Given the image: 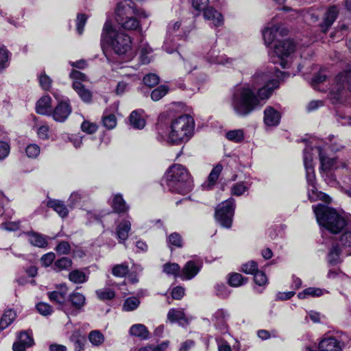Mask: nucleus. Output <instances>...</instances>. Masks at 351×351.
I'll list each match as a JSON object with an SVG mask.
<instances>
[{"instance_id": "nucleus-48", "label": "nucleus", "mask_w": 351, "mask_h": 351, "mask_svg": "<svg viewBox=\"0 0 351 351\" xmlns=\"http://www.w3.org/2000/svg\"><path fill=\"white\" fill-rule=\"evenodd\" d=\"M9 55V51L4 46L0 47V71L8 66Z\"/></svg>"}, {"instance_id": "nucleus-35", "label": "nucleus", "mask_w": 351, "mask_h": 351, "mask_svg": "<svg viewBox=\"0 0 351 351\" xmlns=\"http://www.w3.org/2000/svg\"><path fill=\"white\" fill-rule=\"evenodd\" d=\"M72 267V261L69 257H62L55 261L53 264V269L58 272L62 270H66Z\"/></svg>"}, {"instance_id": "nucleus-24", "label": "nucleus", "mask_w": 351, "mask_h": 351, "mask_svg": "<svg viewBox=\"0 0 351 351\" xmlns=\"http://www.w3.org/2000/svg\"><path fill=\"white\" fill-rule=\"evenodd\" d=\"M143 110H136L131 112L129 120L130 125L135 129L141 130L145 125V119L143 117Z\"/></svg>"}, {"instance_id": "nucleus-42", "label": "nucleus", "mask_w": 351, "mask_h": 351, "mask_svg": "<svg viewBox=\"0 0 351 351\" xmlns=\"http://www.w3.org/2000/svg\"><path fill=\"white\" fill-rule=\"evenodd\" d=\"M18 340L27 348L31 347L34 344V339L31 331L21 332L18 335Z\"/></svg>"}, {"instance_id": "nucleus-52", "label": "nucleus", "mask_w": 351, "mask_h": 351, "mask_svg": "<svg viewBox=\"0 0 351 351\" xmlns=\"http://www.w3.org/2000/svg\"><path fill=\"white\" fill-rule=\"evenodd\" d=\"M339 245H341L345 248H350V251L348 252V254H351V231L343 233L339 240Z\"/></svg>"}, {"instance_id": "nucleus-57", "label": "nucleus", "mask_w": 351, "mask_h": 351, "mask_svg": "<svg viewBox=\"0 0 351 351\" xmlns=\"http://www.w3.org/2000/svg\"><path fill=\"white\" fill-rule=\"evenodd\" d=\"M38 78L40 85L44 90H48L51 88L52 80L45 73H41Z\"/></svg>"}, {"instance_id": "nucleus-60", "label": "nucleus", "mask_w": 351, "mask_h": 351, "mask_svg": "<svg viewBox=\"0 0 351 351\" xmlns=\"http://www.w3.org/2000/svg\"><path fill=\"white\" fill-rule=\"evenodd\" d=\"M254 280L255 283L259 286H264L267 283V278L265 274L260 270L255 272V274L254 275Z\"/></svg>"}, {"instance_id": "nucleus-16", "label": "nucleus", "mask_w": 351, "mask_h": 351, "mask_svg": "<svg viewBox=\"0 0 351 351\" xmlns=\"http://www.w3.org/2000/svg\"><path fill=\"white\" fill-rule=\"evenodd\" d=\"M304 164L306 169V177L307 182L312 186L311 190L313 192H314V189H315V175L313 165V160L311 154L306 152L304 153Z\"/></svg>"}, {"instance_id": "nucleus-18", "label": "nucleus", "mask_w": 351, "mask_h": 351, "mask_svg": "<svg viewBox=\"0 0 351 351\" xmlns=\"http://www.w3.org/2000/svg\"><path fill=\"white\" fill-rule=\"evenodd\" d=\"M339 10L335 5L328 8L324 14V21L320 27L323 32H326L329 27L332 25L334 21L337 19Z\"/></svg>"}, {"instance_id": "nucleus-19", "label": "nucleus", "mask_w": 351, "mask_h": 351, "mask_svg": "<svg viewBox=\"0 0 351 351\" xmlns=\"http://www.w3.org/2000/svg\"><path fill=\"white\" fill-rule=\"evenodd\" d=\"M131 230V222L128 219H123L118 223L116 228V235L120 243H123L128 238Z\"/></svg>"}, {"instance_id": "nucleus-53", "label": "nucleus", "mask_w": 351, "mask_h": 351, "mask_svg": "<svg viewBox=\"0 0 351 351\" xmlns=\"http://www.w3.org/2000/svg\"><path fill=\"white\" fill-rule=\"evenodd\" d=\"M143 82L146 86L153 87L159 83V77L154 73H149L143 77Z\"/></svg>"}, {"instance_id": "nucleus-20", "label": "nucleus", "mask_w": 351, "mask_h": 351, "mask_svg": "<svg viewBox=\"0 0 351 351\" xmlns=\"http://www.w3.org/2000/svg\"><path fill=\"white\" fill-rule=\"evenodd\" d=\"M47 295L51 302L60 305L61 309L62 311L63 308H66L64 303L67 295V289L65 286L62 287L61 291H53L48 292Z\"/></svg>"}, {"instance_id": "nucleus-49", "label": "nucleus", "mask_w": 351, "mask_h": 351, "mask_svg": "<svg viewBox=\"0 0 351 351\" xmlns=\"http://www.w3.org/2000/svg\"><path fill=\"white\" fill-rule=\"evenodd\" d=\"M168 243L176 247L180 248L183 246L182 238L178 232H173L169 236Z\"/></svg>"}, {"instance_id": "nucleus-28", "label": "nucleus", "mask_w": 351, "mask_h": 351, "mask_svg": "<svg viewBox=\"0 0 351 351\" xmlns=\"http://www.w3.org/2000/svg\"><path fill=\"white\" fill-rule=\"evenodd\" d=\"M111 206L113 211L118 214L125 213L129 210V206L126 204L121 194H117L114 196Z\"/></svg>"}, {"instance_id": "nucleus-63", "label": "nucleus", "mask_w": 351, "mask_h": 351, "mask_svg": "<svg viewBox=\"0 0 351 351\" xmlns=\"http://www.w3.org/2000/svg\"><path fill=\"white\" fill-rule=\"evenodd\" d=\"M38 311L43 315H49L52 313V307L45 302H40L36 305Z\"/></svg>"}, {"instance_id": "nucleus-7", "label": "nucleus", "mask_w": 351, "mask_h": 351, "mask_svg": "<svg viewBox=\"0 0 351 351\" xmlns=\"http://www.w3.org/2000/svg\"><path fill=\"white\" fill-rule=\"evenodd\" d=\"M317 149L321 163L320 173L322 176L328 184L333 185L336 182V179L333 175L332 170L339 168L347 169L350 162H345L342 160H339L337 158H329L323 154L321 147Z\"/></svg>"}, {"instance_id": "nucleus-50", "label": "nucleus", "mask_w": 351, "mask_h": 351, "mask_svg": "<svg viewBox=\"0 0 351 351\" xmlns=\"http://www.w3.org/2000/svg\"><path fill=\"white\" fill-rule=\"evenodd\" d=\"M241 270L247 274H255L258 271V264L254 261H249L242 265Z\"/></svg>"}, {"instance_id": "nucleus-14", "label": "nucleus", "mask_w": 351, "mask_h": 351, "mask_svg": "<svg viewBox=\"0 0 351 351\" xmlns=\"http://www.w3.org/2000/svg\"><path fill=\"white\" fill-rule=\"evenodd\" d=\"M202 263L195 261H189L183 267L180 277L182 280H191L200 271Z\"/></svg>"}, {"instance_id": "nucleus-55", "label": "nucleus", "mask_w": 351, "mask_h": 351, "mask_svg": "<svg viewBox=\"0 0 351 351\" xmlns=\"http://www.w3.org/2000/svg\"><path fill=\"white\" fill-rule=\"evenodd\" d=\"M104 125L110 130L113 129L117 125V119L115 115L110 114L103 117Z\"/></svg>"}, {"instance_id": "nucleus-31", "label": "nucleus", "mask_w": 351, "mask_h": 351, "mask_svg": "<svg viewBox=\"0 0 351 351\" xmlns=\"http://www.w3.org/2000/svg\"><path fill=\"white\" fill-rule=\"evenodd\" d=\"M341 250L339 243H333L331 247L330 248L328 254V263L331 265H336L339 263L340 260V254Z\"/></svg>"}, {"instance_id": "nucleus-3", "label": "nucleus", "mask_w": 351, "mask_h": 351, "mask_svg": "<svg viewBox=\"0 0 351 351\" xmlns=\"http://www.w3.org/2000/svg\"><path fill=\"white\" fill-rule=\"evenodd\" d=\"M313 211L319 226L333 234L340 232L347 225L345 217L335 209L323 204L313 206Z\"/></svg>"}, {"instance_id": "nucleus-61", "label": "nucleus", "mask_w": 351, "mask_h": 351, "mask_svg": "<svg viewBox=\"0 0 351 351\" xmlns=\"http://www.w3.org/2000/svg\"><path fill=\"white\" fill-rule=\"evenodd\" d=\"M56 255L53 252H49L44 254L40 258L41 265L44 267H49L54 261Z\"/></svg>"}, {"instance_id": "nucleus-26", "label": "nucleus", "mask_w": 351, "mask_h": 351, "mask_svg": "<svg viewBox=\"0 0 351 351\" xmlns=\"http://www.w3.org/2000/svg\"><path fill=\"white\" fill-rule=\"evenodd\" d=\"M26 234L28 236V241L31 245L40 248L47 246L48 243L43 234L34 231L27 232Z\"/></svg>"}, {"instance_id": "nucleus-40", "label": "nucleus", "mask_w": 351, "mask_h": 351, "mask_svg": "<svg viewBox=\"0 0 351 351\" xmlns=\"http://www.w3.org/2000/svg\"><path fill=\"white\" fill-rule=\"evenodd\" d=\"M84 197V194L80 191H75L73 192L69 199H68V205L71 208H74L75 206L79 204L82 199Z\"/></svg>"}, {"instance_id": "nucleus-6", "label": "nucleus", "mask_w": 351, "mask_h": 351, "mask_svg": "<svg viewBox=\"0 0 351 351\" xmlns=\"http://www.w3.org/2000/svg\"><path fill=\"white\" fill-rule=\"evenodd\" d=\"M252 89L258 93L260 90L268 92L269 98L273 90L278 86V81L274 78L273 73L267 69L258 70L252 76L248 84Z\"/></svg>"}, {"instance_id": "nucleus-47", "label": "nucleus", "mask_w": 351, "mask_h": 351, "mask_svg": "<svg viewBox=\"0 0 351 351\" xmlns=\"http://www.w3.org/2000/svg\"><path fill=\"white\" fill-rule=\"evenodd\" d=\"M168 88L166 86L161 85L153 90L151 93V97L153 101H157L163 97L168 93Z\"/></svg>"}, {"instance_id": "nucleus-43", "label": "nucleus", "mask_w": 351, "mask_h": 351, "mask_svg": "<svg viewBox=\"0 0 351 351\" xmlns=\"http://www.w3.org/2000/svg\"><path fill=\"white\" fill-rule=\"evenodd\" d=\"M140 304V301L137 298L130 297L127 298L123 305V309L125 311H134L138 308Z\"/></svg>"}, {"instance_id": "nucleus-56", "label": "nucleus", "mask_w": 351, "mask_h": 351, "mask_svg": "<svg viewBox=\"0 0 351 351\" xmlns=\"http://www.w3.org/2000/svg\"><path fill=\"white\" fill-rule=\"evenodd\" d=\"M87 16L84 14H79L76 20V29L77 33L81 35L84 31V27L86 23Z\"/></svg>"}, {"instance_id": "nucleus-25", "label": "nucleus", "mask_w": 351, "mask_h": 351, "mask_svg": "<svg viewBox=\"0 0 351 351\" xmlns=\"http://www.w3.org/2000/svg\"><path fill=\"white\" fill-rule=\"evenodd\" d=\"M204 12V16L205 19L211 21L215 26H220L223 23V16L212 7L208 5L202 10Z\"/></svg>"}, {"instance_id": "nucleus-22", "label": "nucleus", "mask_w": 351, "mask_h": 351, "mask_svg": "<svg viewBox=\"0 0 351 351\" xmlns=\"http://www.w3.org/2000/svg\"><path fill=\"white\" fill-rule=\"evenodd\" d=\"M72 87L84 102H91L93 98L92 92L86 88L80 82H73Z\"/></svg>"}, {"instance_id": "nucleus-38", "label": "nucleus", "mask_w": 351, "mask_h": 351, "mask_svg": "<svg viewBox=\"0 0 351 351\" xmlns=\"http://www.w3.org/2000/svg\"><path fill=\"white\" fill-rule=\"evenodd\" d=\"M129 271L128 263H124L115 265L112 269V274L116 277L123 278L129 273Z\"/></svg>"}, {"instance_id": "nucleus-5", "label": "nucleus", "mask_w": 351, "mask_h": 351, "mask_svg": "<svg viewBox=\"0 0 351 351\" xmlns=\"http://www.w3.org/2000/svg\"><path fill=\"white\" fill-rule=\"evenodd\" d=\"M101 38L110 40L111 47L118 55L125 54L132 48L130 37L124 33L116 32L109 21L104 24Z\"/></svg>"}, {"instance_id": "nucleus-27", "label": "nucleus", "mask_w": 351, "mask_h": 351, "mask_svg": "<svg viewBox=\"0 0 351 351\" xmlns=\"http://www.w3.org/2000/svg\"><path fill=\"white\" fill-rule=\"evenodd\" d=\"M51 98L49 95L42 97L36 103V112L40 114H50Z\"/></svg>"}, {"instance_id": "nucleus-64", "label": "nucleus", "mask_w": 351, "mask_h": 351, "mask_svg": "<svg viewBox=\"0 0 351 351\" xmlns=\"http://www.w3.org/2000/svg\"><path fill=\"white\" fill-rule=\"evenodd\" d=\"M191 3L195 10L202 11L208 5L209 0H191Z\"/></svg>"}, {"instance_id": "nucleus-59", "label": "nucleus", "mask_w": 351, "mask_h": 351, "mask_svg": "<svg viewBox=\"0 0 351 351\" xmlns=\"http://www.w3.org/2000/svg\"><path fill=\"white\" fill-rule=\"evenodd\" d=\"M25 152L29 158H36L40 154V147L36 144H30L27 146Z\"/></svg>"}, {"instance_id": "nucleus-13", "label": "nucleus", "mask_w": 351, "mask_h": 351, "mask_svg": "<svg viewBox=\"0 0 351 351\" xmlns=\"http://www.w3.org/2000/svg\"><path fill=\"white\" fill-rule=\"evenodd\" d=\"M72 110L69 101H60L51 112L56 121L64 122L69 116Z\"/></svg>"}, {"instance_id": "nucleus-23", "label": "nucleus", "mask_w": 351, "mask_h": 351, "mask_svg": "<svg viewBox=\"0 0 351 351\" xmlns=\"http://www.w3.org/2000/svg\"><path fill=\"white\" fill-rule=\"evenodd\" d=\"M167 319L171 322H178L182 326L188 325L189 322L184 311L180 309L171 308L167 313Z\"/></svg>"}, {"instance_id": "nucleus-45", "label": "nucleus", "mask_w": 351, "mask_h": 351, "mask_svg": "<svg viewBox=\"0 0 351 351\" xmlns=\"http://www.w3.org/2000/svg\"><path fill=\"white\" fill-rule=\"evenodd\" d=\"M88 339L90 343L95 346H100L104 341V337L98 330H93L89 333Z\"/></svg>"}, {"instance_id": "nucleus-8", "label": "nucleus", "mask_w": 351, "mask_h": 351, "mask_svg": "<svg viewBox=\"0 0 351 351\" xmlns=\"http://www.w3.org/2000/svg\"><path fill=\"white\" fill-rule=\"evenodd\" d=\"M115 19L120 27L125 30L132 31L141 29L140 21L134 16L133 7L130 4H127L126 5H118Z\"/></svg>"}, {"instance_id": "nucleus-1", "label": "nucleus", "mask_w": 351, "mask_h": 351, "mask_svg": "<svg viewBox=\"0 0 351 351\" xmlns=\"http://www.w3.org/2000/svg\"><path fill=\"white\" fill-rule=\"evenodd\" d=\"M268 99V92L262 89L256 93L250 86L244 84L233 90L230 105L237 115L245 117L261 108Z\"/></svg>"}, {"instance_id": "nucleus-10", "label": "nucleus", "mask_w": 351, "mask_h": 351, "mask_svg": "<svg viewBox=\"0 0 351 351\" xmlns=\"http://www.w3.org/2000/svg\"><path fill=\"white\" fill-rule=\"evenodd\" d=\"M234 202V199L230 197L219 204L216 209L215 218L224 228H229L232 226L235 208Z\"/></svg>"}, {"instance_id": "nucleus-30", "label": "nucleus", "mask_w": 351, "mask_h": 351, "mask_svg": "<svg viewBox=\"0 0 351 351\" xmlns=\"http://www.w3.org/2000/svg\"><path fill=\"white\" fill-rule=\"evenodd\" d=\"M223 169L222 165H217L210 173L207 182L203 184V186L206 189H210L217 182L219 176Z\"/></svg>"}, {"instance_id": "nucleus-36", "label": "nucleus", "mask_w": 351, "mask_h": 351, "mask_svg": "<svg viewBox=\"0 0 351 351\" xmlns=\"http://www.w3.org/2000/svg\"><path fill=\"white\" fill-rule=\"evenodd\" d=\"M16 313L14 311L8 310L5 311L0 319V329L6 328L16 318Z\"/></svg>"}, {"instance_id": "nucleus-11", "label": "nucleus", "mask_w": 351, "mask_h": 351, "mask_svg": "<svg viewBox=\"0 0 351 351\" xmlns=\"http://www.w3.org/2000/svg\"><path fill=\"white\" fill-rule=\"evenodd\" d=\"M295 45L294 42L290 40H281L275 45L274 52L278 58L279 64L282 68H285L287 61L285 57H288L295 50Z\"/></svg>"}, {"instance_id": "nucleus-17", "label": "nucleus", "mask_w": 351, "mask_h": 351, "mask_svg": "<svg viewBox=\"0 0 351 351\" xmlns=\"http://www.w3.org/2000/svg\"><path fill=\"white\" fill-rule=\"evenodd\" d=\"M319 349L320 351H342V344L335 337L328 336L319 342Z\"/></svg>"}, {"instance_id": "nucleus-54", "label": "nucleus", "mask_w": 351, "mask_h": 351, "mask_svg": "<svg viewBox=\"0 0 351 351\" xmlns=\"http://www.w3.org/2000/svg\"><path fill=\"white\" fill-rule=\"evenodd\" d=\"M247 189V186L245 185L243 182H239L234 184L232 186L231 189V193L232 195L240 196L243 195Z\"/></svg>"}, {"instance_id": "nucleus-34", "label": "nucleus", "mask_w": 351, "mask_h": 351, "mask_svg": "<svg viewBox=\"0 0 351 351\" xmlns=\"http://www.w3.org/2000/svg\"><path fill=\"white\" fill-rule=\"evenodd\" d=\"M69 279L75 284H82L88 281V276L84 271L75 269L69 273Z\"/></svg>"}, {"instance_id": "nucleus-15", "label": "nucleus", "mask_w": 351, "mask_h": 351, "mask_svg": "<svg viewBox=\"0 0 351 351\" xmlns=\"http://www.w3.org/2000/svg\"><path fill=\"white\" fill-rule=\"evenodd\" d=\"M263 114V121L266 126L276 127L279 125L281 114L272 106H267L264 110Z\"/></svg>"}, {"instance_id": "nucleus-41", "label": "nucleus", "mask_w": 351, "mask_h": 351, "mask_svg": "<svg viewBox=\"0 0 351 351\" xmlns=\"http://www.w3.org/2000/svg\"><path fill=\"white\" fill-rule=\"evenodd\" d=\"M95 293L97 298L103 301L110 300L115 297L114 291L108 288L98 289Z\"/></svg>"}, {"instance_id": "nucleus-32", "label": "nucleus", "mask_w": 351, "mask_h": 351, "mask_svg": "<svg viewBox=\"0 0 351 351\" xmlns=\"http://www.w3.org/2000/svg\"><path fill=\"white\" fill-rule=\"evenodd\" d=\"M130 332L132 335L141 339H147L149 337V332L147 328L145 325L141 324H136L132 326Z\"/></svg>"}, {"instance_id": "nucleus-51", "label": "nucleus", "mask_w": 351, "mask_h": 351, "mask_svg": "<svg viewBox=\"0 0 351 351\" xmlns=\"http://www.w3.org/2000/svg\"><path fill=\"white\" fill-rule=\"evenodd\" d=\"M55 250L59 254L67 255L71 252V245L67 241H63L57 245Z\"/></svg>"}, {"instance_id": "nucleus-2", "label": "nucleus", "mask_w": 351, "mask_h": 351, "mask_svg": "<svg viewBox=\"0 0 351 351\" xmlns=\"http://www.w3.org/2000/svg\"><path fill=\"white\" fill-rule=\"evenodd\" d=\"M162 185L166 186L169 191L186 194L193 189V180L188 170L180 164L172 165L167 171L162 179Z\"/></svg>"}, {"instance_id": "nucleus-21", "label": "nucleus", "mask_w": 351, "mask_h": 351, "mask_svg": "<svg viewBox=\"0 0 351 351\" xmlns=\"http://www.w3.org/2000/svg\"><path fill=\"white\" fill-rule=\"evenodd\" d=\"M228 314L223 309L217 310L213 315V322L215 327L221 332H225L227 330L226 319Z\"/></svg>"}, {"instance_id": "nucleus-62", "label": "nucleus", "mask_w": 351, "mask_h": 351, "mask_svg": "<svg viewBox=\"0 0 351 351\" xmlns=\"http://www.w3.org/2000/svg\"><path fill=\"white\" fill-rule=\"evenodd\" d=\"M70 77L74 81L80 82H86L88 81L87 76L82 73L81 71H79L77 70H72L69 75Z\"/></svg>"}, {"instance_id": "nucleus-58", "label": "nucleus", "mask_w": 351, "mask_h": 351, "mask_svg": "<svg viewBox=\"0 0 351 351\" xmlns=\"http://www.w3.org/2000/svg\"><path fill=\"white\" fill-rule=\"evenodd\" d=\"M81 129L83 132L91 134H94L97 130L98 127L97 124L94 123H91L88 121H84L82 122L81 125Z\"/></svg>"}, {"instance_id": "nucleus-39", "label": "nucleus", "mask_w": 351, "mask_h": 351, "mask_svg": "<svg viewBox=\"0 0 351 351\" xmlns=\"http://www.w3.org/2000/svg\"><path fill=\"white\" fill-rule=\"evenodd\" d=\"M226 137L234 143H241L244 139V132L243 130H230L226 134Z\"/></svg>"}, {"instance_id": "nucleus-29", "label": "nucleus", "mask_w": 351, "mask_h": 351, "mask_svg": "<svg viewBox=\"0 0 351 351\" xmlns=\"http://www.w3.org/2000/svg\"><path fill=\"white\" fill-rule=\"evenodd\" d=\"M47 205L53 208L60 217L62 218L67 217L69 210L63 202L57 199L49 200Z\"/></svg>"}, {"instance_id": "nucleus-46", "label": "nucleus", "mask_w": 351, "mask_h": 351, "mask_svg": "<svg viewBox=\"0 0 351 351\" xmlns=\"http://www.w3.org/2000/svg\"><path fill=\"white\" fill-rule=\"evenodd\" d=\"M163 271L167 275H173L175 277L179 275L180 267L177 263H166L163 265Z\"/></svg>"}, {"instance_id": "nucleus-12", "label": "nucleus", "mask_w": 351, "mask_h": 351, "mask_svg": "<svg viewBox=\"0 0 351 351\" xmlns=\"http://www.w3.org/2000/svg\"><path fill=\"white\" fill-rule=\"evenodd\" d=\"M69 301L71 302L72 308H68L66 306V308H63V311L67 315H77L83 311L86 304V298L82 293L73 292L69 295Z\"/></svg>"}, {"instance_id": "nucleus-44", "label": "nucleus", "mask_w": 351, "mask_h": 351, "mask_svg": "<svg viewBox=\"0 0 351 351\" xmlns=\"http://www.w3.org/2000/svg\"><path fill=\"white\" fill-rule=\"evenodd\" d=\"M247 278H245L241 274L238 273L232 274L230 276L228 283L232 287H239L246 283Z\"/></svg>"}, {"instance_id": "nucleus-9", "label": "nucleus", "mask_w": 351, "mask_h": 351, "mask_svg": "<svg viewBox=\"0 0 351 351\" xmlns=\"http://www.w3.org/2000/svg\"><path fill=\"white\" fill-rule=\"evenodd\" d=\"M330 93L337 101L351 96V71L341 73L336 77Z\"/></svg>"}, {"instance_id": "nucleus-37", "label": "nucleus", "mask_w": 351, "mask_h": 351, "mask_svg": "<svg viewBox=\"0 0 351 351\" xmlns=\"http://www.w3.org/2000/svg\"><path fill=\"white\" fill-rule=\"evenodd\" d=\"M323 290L315 287H308L299 293L298 297L300 299H304L306 296L319 297L323 295Z\"/></svg>"}, {"instance_id": "nucleus-33", "label": "nucleus", "mask_w": 351, "mask_h": 351, "mask_svg": "<svg viewBox=\"0 0 351 351\" xmlns=\"http://www.w3.org/2000/svg\"><path fill=\"white\" fill-rule=\"evenodd\" d=\"M279 30L278 25L267 27L263 31V37L266 45H270L276 38V33Z\"/></svg>"}, {"instance_id": "nucleus-4", "label": "nucleus", "mask_w": 351, "mask_h": 351, "mask_svg": "<svg viewBox=\"0 0 351 351\" xmlns=\"http://www.w3.org/2000/svg\"><path fill=\"white\" fill-rule=\"evenodd\" d=\"M194 128L195 122L191 116L181 115L171 121L169 138L176 144L186 142L193 136Z\"/></svg>"}]
</instances>
